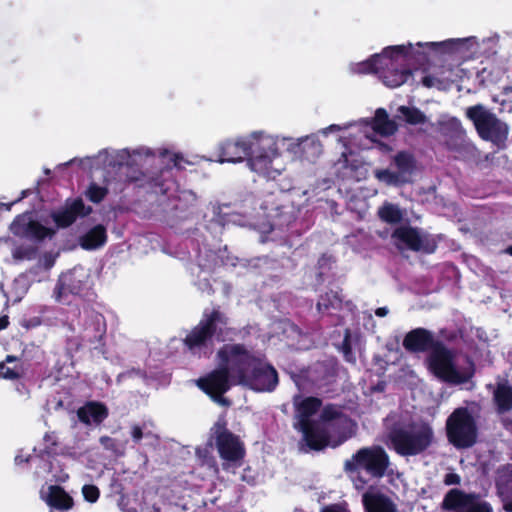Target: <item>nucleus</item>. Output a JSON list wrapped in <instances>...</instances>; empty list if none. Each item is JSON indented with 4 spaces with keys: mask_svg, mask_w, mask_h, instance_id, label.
Instances as JSON below:
<instances>
[{
    "mask_svg": "<svg viewBox=\"0 0 512 512\" xmlns=\"http://www.w3.org/2000/svg\"><path fill=\"white\" fill-rule=\"evenodd\" d=\"M417 46L424 50L415 51L412 44L388 46L383 49L382 53L375 54L360 63V72L377 73L387 87H400L412 77V70L409 67L412 58H416L421 65L428 63V51H437L439 48L448 47V40L418 43Z\"/></svg>",
    "mask_w": 512,
    "mask_h": 512,
    "instance_id": "1",
    "label": "nucleus"
},
{
    "mask_svg": "<svg viewBox=\"0 0 512 512\" xmlns=\"http://www.w3.org/2000/svg\"><path fill=\"white\" fill-rule=\"evenodd\" d=\"M222 363L231 364L235 385L255 392H273L279 383L278 372L262 353L249 350L243 343L224 344L217 352Z\"/></svg>",
    "mask_w": 512,
    "mask_h": 512,
    "instance_id": "2",
    "label": "nucleus"
},
{
    "mask_svg": "<svg viewBox=\"0 0 512 512\" xmlns=\"http://www.w3.org/2000/svg\"><path fill=\"white\" fill-rule=\"evenodd\" d=\"M228 318L219 307L211 311L205 310L202 318L183 339L184 347L193 355H207L211 352L214 340L224 341L223 328Z\"/></svg>",
    "mask_w": 512,
    "mask_h": 512,
    "instance_id": "3",
    "label": "nucleus"
},
{
    "mask_svg": "<svg viewBox=\"0 0 512 512\" xmlns=\"http://www.w3.org/2000/svg\"><path fill=\"white\" fill-rule=\"evenodd\" d=\"M390 457L386 450L380 445H372L358 449L343 464L344 472L352 476L357 474L355 480L356 488H363L367 481L360 476L361 472H365L373 479H381L390 467Z\"/></svg>",
    "mask_w": 512,
    "mask_h": 512,
    "instance_id": "4",
    "label": "nucleus"
},
{
    "mask_svg": "<svg viewBox=\"0 0 512 512\" xmlns=\"http://www.w3.org/2000/svg\"><path fill=\"white\" fill-rule=\"evenodd\" d=\"M388 439L398 455L417 456L430 447L434 439V432L426 423L395 424L388 432Z\"/></svg>",
    "mask_w": 512,
    "mask_h": 512,
    "instance_id": "5",
    "label": "nucleus"
},
{
    "mask_svg": "<svg viewBox=\"0 0 512 512\" xmlns=\"http://www.w3.org/2000/svg\"><path fill=\"white\" fill-rule=\"evenodd\" d=\"M466 117L473 123L478 136L487 142H491L499 149L506 147L510 133L509 125L499 119L482 104L470 106L465 111Z\"/></svg>",
    "mask_w": 512,
    "mask_h": 512,
    "instance_id": "6",
    "label": "nucleus"
},
{
    "mask_svg": "<svg viewBox=\"0 0 512 512\" xmlns=\"http://www.w3.org/2000/svg\"><path fill=\"white\" fill-rule=\"evenodd\" d=\"M220 363L222 366L199 378L197 385L214 402L228 405L229 401L224 397V394L232 386H236L233 380V369L231 364L222 363L221 361Z\"/></svg>",
    "mask_w": 512,
    "mask_h": 512,
    "instance_id": "7",
    "label": "nucleus"
},
{
    "mask_svg": "<svg viewBox=\"0 0 512 512\" xmlns=\"http://www.w3.org/2000/svg\"><path fill=\"white\" fill-rule=\"evenodd\" d=\"M476 421L466 407L456 408L450 414V444L456 448H470L476 441Z\"/></svg>",
    "mask_w": 512,
    "mask_h": 512,
    "instance_id": "8",
    "label": "nucleus"
},
{
    "mask_svg": "<svg viewBox=\"0 0 512 512\" xmlns=\"http://www.w3.org/2000/svg\"><path fill=\"white\" fill-rule=\"evenodd\" d=\"M391 164L396 171L389 169H376L374 171L375 178L387 186L400 187L411 181V176L416 169V159L414 155L408 151H399L393 158Z\"/></svg>",
    "mask_w": 512,
    "mask_h": 512,
    "instance_id": "9",
    "label": "nucleus"
},
{
    "mask_svg": "<svg viewBox=\"0 0 512 512\" xmlns=\"http://www.w3.org/2000/svg\"><path fill=\"white\" fill-rule=\"evenodd\" d=\"M213 431L215 445L222 460L237 463L243 460L246 451L239 436L227 428L225 420H218L211 429Z\"/></svg>",
    "mask_w": 512,
    "mask_h": 512,
    "instance_id": "10",
    "label": "nucleus"
},
{
    "mask_svg": "<svg viewBox=\"0 0 512 512\" xmlns=\"http://www.w3.org/2000/svg\"><path fill=\"white\" fill-rule=\"evenodd\" d=\"M320 419L323 423H327L336 434L337 438L331 445L333 448L343 444L356 433V422L343 412L341 406L336 404H326L322 408Z\"/></svg>",
    "mask_w": 512,
    "mask_h": 512,
    "instance_id": "11",
    "label": "nucleus"
},
{
    "mask_svg": "<svg viewBox=\"0 0 512 512\" xmlns=\"http://www.w3.org/2000/svg\"><path fill=\"white\" fill-rule=\"evenodd\" d=\"M450 154L455 159L471 163H477L481 158L480 150L455 117H450Z\"/></svg>",
    "mask_w": 512,
    "mask_h": 512,
    "instance_id": "12",
    "label": "nucleus"
},
{
    "mask_svg": "<svg viewBox=\"0 0 512 512\" xmlns=\"http://www.w3.org/2000/svg\"><path fill=\"white\" fill-rule=\"evenodd\" d=\"M257 137L253 134L250 138L241 137L237 139H227L218 146V161L220 163L242 162L245 158L254 152Z\"/></svg>",
    "mask_w": 512,
    "mask_h": 512,
    "instance_id": "13",
    "label": "nucleus"
},
{
    "mask_svg": "<svg viewBox=\"0 0 512 512\" xmlns=\"http://www.w3.org/2000/svg\"><path fill=\"white\" fill-rule=\"evenodd\" d=\"M92 213V207L85 205L81 197L68 198L64 205L59 209L52 211L51 219L57 228H68L76 222L78 218H84Z\"/></svg>",
    "mask_w": 512,
    "mask_h": 512,
    "instance_id": "14",
    "label": "nucleus"
},
{
    "mask_svg": "<svg viewBox=\"0 0 512 512\" xmlns=\"http://www.w3.org/2000/svg\"><path fill=\"white\" fill-rule=\"evenodd\" d=\"M392 238L403 243L409 250L426 253L434 252L436 244L427 236H422L417 228L411 226H400L392 233Z\"/></svg>",
    "mask_w": 512,
    "mask_h": 512,
    "instance_id": "15",
    "label": "nucleus"
},
{
    "mask_svg": "<svg viewBox=\"0 0 512 512\" xmlns=\"http://www.w3.org/2000/svg\"><path fill=\"white\" fill-rule=\"evenodd\" d=\"M296 430L302 433V438L299 442L301 447H306L304 449L307 451H321L330 445V435L328 431L321 427L319 423L312 422L310 424H305L302 426H295Z\"/></svg>",
    "mask_w": 512,
    "mask_h": 512,
    "instance_id": "16",
    "label": "nucleus"
},
{
    "mask_svg": "<svg viewBox=\"0 0 512 512\" xmlns=\"http://www.w3.org/2000/svg\"><path fill=\"white\" fill-rule=\"evenodd\" d=\"M493 512L491 505L475 493L467 494L459 489H450V511Z\"/></svg>",
    "mask_w": 512,
    "mask_h": 512,
    "instance_id": "17",
    "label": "nucleus"
},
{
    "mask_svg": "<svg viewBox=\"0 0 512 512\" xmlns=\"http://www.w3.org/2000/svg\"><path fill=\"white\" fill-rule=\"evenodd\" d=\"M11 232L15 236L27 237L36 241L52 238L55 230L42 225L36 220H27L25 216L18 215L11 224Z\"/></svg>",
    "mask_w": 512,
    "mask_h": 512,
    "instance_id": "18",
    "label": "nucleus"
},
{
    "mask_svg": "<svg viewBox=\"0 0 512 512\" xmlns=\"http://www.w3.org/2000/svg\"><path fill=\"white\" fill-rule=\"evenodd\" d=\"M255 143L256 145L254 146V152L251 153L247 158L250 169L267 179H275L278 175H280V171L278 169H274L272 166L273 151L266 150L260 144L258 138L256 139Z\"/></svg>",
    "mask_w": 512,
    "mask_h": 512,
    "instance_id": "19",
    "label": "nucleus"
},
{
    "mask_svg": "<svg viewBox=\"0 0 512 512\" xmlns=\"http://www.w3.org/2000/svg\"><path fill=\"white\" fill-rule=\"evenodd\" d=\"M439 341L431 331L415 328L405 335L403 347L411 353L429 352Z\"/></svg>",
    "mask_w": 512,
    "mask_h": 512,
    "instance_id": "20",
    "label": "nucleus"
},
{
    "mask_svg": "<svg viewBox=\"0 0 512 512\" xmlns=\"http://www.w3.org/2000/svg\"><path fill=\"white\" fill-rule=\"evenodd\" d=\"M454 351L450 349V385H460L471 381L475 375L474 361L468 355L454 360Z\"/></svg>",
    "mask_w": 512,
    "mask_h": 512,
    "instance_id": "21",
    "label": "nucleus"
},
{
    "mask_svg": "<svg viewBox=\"0 0 512 512\" xmlns=\"http://www.w3.org/2000/svg\"><path fill=\"white\" fill-rule=\"evenodd\" d=\"M293 405L295 408V418L297 422L295 426H302L315 422L311 417L315 415L322 407V400L315 396L301 397L297 394L293 397Z\"/></svg>",
    "mask_w": 512,
    "mask_h": 512,
    "instance_id": "22",
    "label": "nucleus"
},
{
    "mask_svg": "<svg viewBox=\"0 0 512 512\" xmlns=\"http://www.w3.org/2000/svg\"><path fill=\"white\" fill-rule=\"evenodd\" d=\"M430 372L444 382H448V347L439 341L427 357Z\"/></svg>",
    "mask_w": 512,
    "mask_h": 512,
    "instance_id": "23",
    "label": "nucleus"
},
{
    "mask_svg": "<svg viewBox=\"0 0 512 512\" xmlns=\"http://www.w3.org/2000/svg\"><path fill=\"white\" fill-rule=\"evenodd\" d=\"M84 287L85 281L81 275H78L75 270L69 271L58 279L55 287L56 299L62 301L68 294L80 295Z\"/></svg>",
    "mask_w": 512,
    "mask_h": 512,
    "instance_id": "24",
    "label": "nucleus"
},
{
    "mask_svg": "<svg viewBox=\"0 0 512 512\" xmlns=\"http://www.w3.org/2000/svg\"><path fill=\"white\" fill-rule=\"evenodd\" d=\"M109 415L108 407L99 401H88L77 410L79 421L85 425H100Z\"/></svg>",
    "mask_w": 512,
    "mask_h": 512,
    "instance_id": "25",
    "label": "nucleus"
},
{
    "mask_svg": "<svg viewBox=\"0 0 512 512\" xmlns=\"http://www.w3.org/2000/svg\"><path fill=\"white\" fill-rule=\"evenodd\" d=\"M476 46L475 37L450 38V64L459 65L461 61L472 58Z\"/></svg>",
    "mask_w": 512,
    "mask_h": 512,
    "instance_id": "26",
    "label": "nucleus"
},
{
    "mask_svg": "<svg viewBox=\"0 0 512 512\" xmlns=\"http://www.w3.org/2000/svg\"><path fill=\"white\" fill-rule=\"evenodd\" d=\"M42 498L49 507L59 511H68L74 506L73 498L60 485H50Z\"/></svg>",
    "mask_w": 512,
    "mask_h": 512,
    "instance_id": "27",
    "label": "nucleus"
},
{
    "mask_svg": "<svg viewBox=\"0 0 512 512\" xmlns=\"http://www.w3.org/2000/svg\"><path fill=\"white\" fill-rule=\"evenodd\" d=\"M492 399L497 413L503 414L512 410V385L507 379H501L496 383Z\"/></svg>",
    "mask_w": 512,
    "mask_h": 512,
    "instance_id": "28",
    "label": "nucleus"
},
{
    "mask_svg": "<svg viewBox=\"0 0 512 512\" xmlns=\"http://www.w3.org/2000/svg\"><path fill=\"white\" fill-rule=\"evenodd\" d=\"M365 512H398L395 503L382 493H365L362 497Z\"/></svg>",
    "mask_w": 512,
    "mask_h": 512,
    "instance_id": "29",
    "label": "nucleus"
},
{
    "mask_svg": "<svg viewBox=\"0 0 512 512\" xmlns=\"http://www.w3.org/2000/svg\"><path fill=\"white\" fill-rule=\"evenodd\" d=\"M107 242V231L102 224L92 227L79 238V245L87 251L96 250Z\"/></svg>",
    "mask_w": 512,
    "mask_h": 512,
    "instance_id": "30",
    "label": "nucleus"
},
{
    "mask_svg": "<svg viewBox=\"0 0 512 512\" xmlns=\"http://www.w3.org/2000/svg\"><path fill=\"white\" fill-rule=\"evenodd\" d=\"M371 127L377 134L388 137L394 135L398 126L394 120H391L384 108H378L372 119Z\"/></svg>",
    "mask_w": 512,
    "mask_h": 512,
    "instance_id": "31",
    "label": "nucleus"
},
{
    "mask_svg": "<svg viewBox=\"0 0 512 512\" xmlns=\"http://www.w3.org/2000/svg\"><path fill=\"white\" fill-rule=\"evenodd\" d=\"M343 304L342 289L338 287L337 290H329L319 296L316 304L318 312L323 313L330 309L341 310Z\"/></svg>",
    "mask_w": 512,
    "mask_h": 512,
    "instance_id": "32",
    "label": "nucleus"
},
{
    "mask_svg": "<svg viewBox=\"0 0 512 512\" xmlns=\"http://www.w3.org/2000/svg\"><path fill=\"white\" fill-rule=\"evenodd\" d=\"M18 358L13 355H7L5 360L0 362V379L17 380L22 377L23 369L21 366L15 365L8 367L7 363L17 362Z\"/></svg>",
    "mask_w": 512,
    "mask_h": 512,
    "instance_id": "33",
    "label": "nucleus"
},
{
    "mask_svg": "<svg viewBox=\"0 0 512 512\" xmlns=\"http://www.w3.org/2000/svg\"><path fill=\"white\" fill-rule=\"evenodd\" d=\"M122 174L125 175V182L128 184H135L138 187H143L146 181V174L142 172L136 165L127 163L121 167Z\"/></svg>",
    "mask_w": 512,
    "mask_h": 512,
    "instance_id": "34",
    "label": "nucleus"
},
{
    "mask_svg": "<svg viewBox=\"0 0 512 512\" xmlns=\"http://www.w3.org/2000/svg\"><path fill=\"white\" fill-rule=\"evenodd\" d=\"M397 111L403 116L405 122L410 125L424 124L427 121L426 115L416 107L401 105Z\"/></svg>",
    "mask_w": 512,
    "mask_h": 512,
    "instance_id": "35",
    "label": "nucleus"
},
{
    "mask_svg": "<svg viewBox=\"0 0 512 512\" xmlns=\"http://www.w3.org/2000/svg\"><path fill=\"white\" fill-rule=\"evenodd\" d=\"M497 492L502 497L512 495V468H507L499 472L496 479Z\"/></svg>",
    "mask_w": 512,
    "mask_h": 512,
    "instance_id": "36",
    "label": "nucleus"
},
{
    "mask_svg": "<svg viewBox=\"0 0 512 512\" xmlns=\"http://www.w3.org/2000/svg\"><path fill=\"white\" fill-rule=\"evenodd\" d=\"M378 215L381 220L389 224H396L402 220L401 210L397 206L390 203L383 205L379 209Z\"/></svg>",
    "mask_w": 512,
    "mask_h": 512,
    "instance_id": "37",
    "label": "nucleus"
},
{
    "mask_svg": "<svg viewBox=\"0 0 512 512\" xmlns=\"http://www.w3.org/2000/svg\"><path fill=\"white\" fill-rule=\"evenodd\" d=\"M44 448L39 450L37 456L41 459H45L46 457H51L56 454L58 442L54 433H45L43 437Z\"/></svg>",
    "mask_w": 512,
    "mask_h": 512,
    "instance_id": "38",
    "label": "nucleus"
},
{
    "mask_svg": "<svg viewBox=\"0 0 512 512\" xmlns=\"http://www.w3.org/2000/svg\"><path fill=\"white\" fill-rule=\"evenodd\" d=\"M108 194V189L99 186L96 183H91L86 190V197L93 203H100Z\"/></svg>",
    "mask_w": 512,
    "mask_h": 512,
    "instance_id": "39",
    "label": "nucleus"
},
{
    "mask_svg": "<svg viewBox=\"0 0 512 512\" xmlns=\"http://www.w3.org/2000/svg\"><path fill=\"white\" fill-rule=\"evenodd\" d=\"M36 248L32 246H19L13 251L16 260H32L36 256Z\"/></svg>",
    "mask_w": 512,
    "mask_h": 512,
    "instance_id": "40",
    "label": "nucleus"
},
{
    "mask_svg": "<svg viewBox=\"0 0 512 512\" xmlns=\"http://www.w3.org/2000/svg\"><path fill=\"white\" fill-rule=\"evenodd\" d=\"M82 494L87 502L95 503L100 497V490L96 485L85 484L82 487Z\"/></svg>",
    "mask_w": 512,
    "mask_h": 512,
    "instance_id": "41",
    "label": "nucleus"
},
{
    "mask_svg": "<svg viewBox=\"0 0 512 512\" xmlns=\"http://www.w3.org/2000/svg\"><path fill=\"white\" fill-rule=\"evenodd\" d=\"M458 92H464L466 94L475 93L476 87L470 84V77H462L460 83L456 84Z\"/></svg>",
    "mask_w": 512,
    "mask_h": 512,
    "instance_id": "42",
    "label": "nucleus"
},
{
    "mask_svg": "<svg viewBox=\"0 0 512 512\" xmlns=\"http://www.w3.org/2000/svg\"><path fill=\"white\" fill-rule=\"evenodd\" d=\"M150 434H151L150 432L144 434L143 429L139 424H133L131 426V437H132V441L135 444H139L144 436H148Z\"/></svg>",
    "mask_w": 512,
    "mask_h": 512,
    "instance_id": "43",
    "label": "nucleus"
},
{
    "mask_svg": "<svg viewBox=\"0 0 512 512\" xmlns=\"http://www.w3.org/2000/svg\"><path fill=\"white\" fill-rule=\"evenodd\" d=\"M320 512H350L346 503H334L324 506Z\"/></svg>",
    "mask_w": 512,
    "mask_h": 512,
    "instance_id": "44",
    "label": "nucleus"
},
{
    "mask_svg": "<svg viewBox=\"0 0 512 512\" xmlns=\"http://www.w3.org/2000/svg\"><path fill=\"white\" fill-rule=\"evenodd\" d=\"M100 443L104 448L108 450H114L116 446L115 440L109 436L100 437Z\"/></svg>",
    "mask_w": 512,
    "mask_h": 512,
    "instance_id": "45",
    "label": "nucleus"
},
{
    "mask_svg": "<svg viewBox=\"0 0 512 512\" xmlns=\"http://www.w3.org/2000/svg\"><path fill=\"white\" fill-rule=\"evenodd\" d=\"M342 349L345 355L351 353V343H350V334L349 331L346 332L345 338L342 343Z\"/></svg>",
    "mask_w": 512,
    "mask_h": 512,
    "instance_id": "46",
    "label": "nucleus"
},
{
    "mask_svg": "<svg viewBox=\"0 0 512 512\" xmlns=\"http://www.w3.org/2000/svg\"><path fill=\"white\" fill-rule=\"evenodd\" d=\"M435 78L432 76H425L422 79V83L425 87H432L434 85Z\"/></svg>",
    "mask_w": 512,
    "mask_h": 512,
    "instance_id": "47",
    "label": "nucleus"
},
{
    "mask_svg": "<svg viewBox=\"0 0 512 512\" xmlns=\"http://www.w3.org/2000/svg\"><path fill=\"white\" fill-rule=\"evenodd\" d=\"M30 458H31V456H30V455H28V456H26V457H24V456H22V455H17V456L15 457V463H16L17 465H20V464H23V463H28V462L30 461Z\"/></svg>",
    "mask_w": 512,
    "mask_h": 512,
    "instance_id": "48",
    "label": "nucleus"
},
{
    "mask_svg": "<svg viewBox=\"0 0 512 512\" xmlns=\"http://www.w3.org/2000/svg\"><path fill=\"white\" fill-rule=\"evenodd\" d=\"M8 325H9V317L7 315L1 316L0 317V331L6 329L8 327Z\"/></svg>",
    "mask_w": 512,
    "mask_h": 512,
    "instance_id": "49",
    "label": "nucleus"
},
{
    "mask_svg": "<svg viewBox=\"0 0 512 512\" xmlns=\"http://www.w3.org/2000/svg\"><path fill=\"white\" fill-rule=\"evenodd\" d=\"M388 308L387 307H379L375 310V315L378 317H385L388 314Z\"/></svg>",
    "mask_w": 512,
    "mask_h": 512,
    "instance_id": "50",
    "label": "nucleus"
},
{
    "mask_svg": "<svg viewBox=\"0 0 512 512\" xmlns=\"http://www.w3.org/2000/svg\"><path fill=\"white\" fill-rule=\"evenodd\" d=\"M460 483V476L456 473H450V485H458Z\"/></svg>",
    "mask_w": 512,
    "mask_h": 512,
    "instance_id": "51",
    "label": "nucleus"
},
{
    "mask_svg": "<svg viewBox=\"0 0 512 512\" xmlns=\"http://www.w3.org/2000/svg\"><path fill=\"white\" fill-rule=\"evenodd\" d=\"M441 508L444 511L448 510V492H446L443 496L442 502H441Z\"/></svg>",
    "mask_w": 512,
    "mask_h": 512,
    "instance_id": "52",
    "label": "nucleus"
},
{
    "mask_svg": "<svg viewBox=\"0 0 512 512\" xmlns=\"http://www.w3.org/2000/svg\"><path fill=\"white\" fill-rule=\"evenodd\" d=\"M183 160V157L179 154H175L173 157L174 166L181 168L180 162Z\"/></svg>",
    "mask_w": 512,
    "mask_h": 512,
    "instance_id": "53",
    "label": "nucleus"
},
{
    "mask_svg": "<svg viewBox=\"0 0 512 512\" xmlns=\"http://www.w3.org/2000/svg\"><path fill=\"white\" fill-rule=\"evenodd\" d=\"M503 509L506 512H512V499L511 500H507V501L504 502Z\"/></svg>",
    "mask_w": 512,
    "mask_h": 512,
    "instance_id": "54",
    "label": "nucleus"
},
{
    "mask_svg": "<svg viewBox=\"0 0 512 512\" xmlns=\"http://www.w3.org/2000/svg\"><path fill=\"white\" fill-rule=\"evenodd\" d=\"M505 253H507L508 255L512 256V245L508 246V247L505 249Z\"/></svg>",
    "mask_w": 512,
    "mask_h": 512,
    "instance_id": "55",
    "label": "nucleus"
},
{
    "mask_svg": "<svg viewBox=\"0 0 512 512\" xmlns=\"http://www.w3.org/2000/svg\"><path fill=\"white\" fill-rule=\"evenodd\" d=\"M151 512H161V509L154 505Z\"/></svg>",
    "mask_w": 512,
    "mask_h": 512,
    "instance_id": "56",
    "label": "nucleus"
},
{
    "mask_svg": "<svg viewBox=\"0 0 512 512\" xmlns=\"http://www.w3.org/2000/svg\"><path fill=\"white\" fill-rule=\"evenodd\" d=\"M443 482L444 484L448 485V473L444 475Z\"/></svg>",
    "mask_w": 512,
    "mask_h": 512,
    "instance_id": "57",
    "label": "nucleus"
},
{
    "mask_svg": "<svg viewBox=\"0 0 512 512\" xmlns=\"http://www.w3.org/2000/svg\"><path fill=\"white\" fill-rule=\"evenodd\" d=\"M444 429H445V431H446V434L448 435V418H447V419H446V421H445Z\"/></svg>",
    "mask_w": 512,
    "mask_h": 512,
    "instance_id": "58",
    "label": "nucleus"
},
{
    "mask_svg": "<svg viewBox=\"0 0 512 512\" xmlns=\"http://www.w3.org/2000/svg\"><path fill=\"white\" fill-rule=\"evenodd\" d=\"M455 209H456V205L455 204H450V210L455 211Z\"/></svg>",
    "mask_w": 512,
    "mask_h": 512,
    "instance_id": "59",
    "label": "nucleus"
},
{
    "mask_svg": "<svg viewBox=\"0 0 512 512\" xmlns=\"http://www.w3.org/2000/svg\"><path fill=\"white\" fill-rule=\"evenodd\" d=\"M330 129H336V130H339V127H338V126H336V125H331V126H330Z\"/></svg>",
    "mask_w": 512,
    "mask_h": 512,
    "instance_id": "60",
    "label": "nucleus"
},
{
    "mask_svg": "<svg viewBox=\"0 0 512 512\" xmlns=\"http://www.w3.org/2000/svg\"><path fill=\"white\" fill-rule=\"evenodd\" d=\"M320 147H321L320 143H317L316 149H317L318 152H320Z\"/></svg>",
    "mask_w": 512,
    "mask_h": 512,
    "instance_id": "61",
    "label": "nucleus"
},
{
    "mask_svg": "<svg viewBox=\"0 0 512 512\" xmlns=\"http://www.w3.org/2000/svg\"><path fill=\"white\" fill-rule=\"evenodd\" d=\"M25 196H26V191H23V192H22V197L20 198V200H21L22 198H24ZM17 201H19V199H18Z\"/></svg>",
    "mask_w": 512,
    "mask_h": 512,
    "instance_id": "62",
    "label": "nucleus"
},
{
    "mask_svg": "<svg viewBox=\"0 0 512 512\" xmlns=\"http://www.w3.org/2000/svg\"><path fill=\"white\" fill-rule=\"evenodd\" d=\"M491 388H493V385L492 384H488L487 385V389H491Z\"/></svg>",
    "mask_w": 512,
    "mask_h": 512,
    "instance_id": "63",
    "label": "nucleus"
}]
</instances>
